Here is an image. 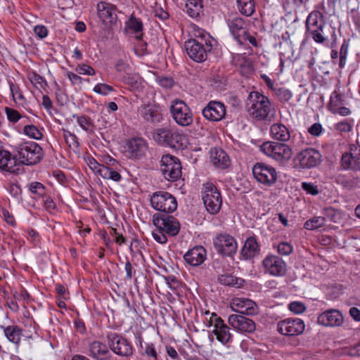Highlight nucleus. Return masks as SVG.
Masks as SVG:
<instances>
[{
    "mask_svg": "<svg viewBox=\"0 0 360 360\" xmlns=\"http://www.w3.org/2000/svg\"><path fill=\"white\" fill-rule=\"evenodd\" d=\"M23 131L25 134L36 140L41 139L43 136L40 130L33 124L25 126Z\"/></svg>",
    "mask_w": 360,
    "mask_h": 360,
    "instance_id": "43",
    "label": "nucleus"
},
{
    "mask_svg": "<svg viewBox=\"0 0 360 360\" xmlns=\"http://www.w3.org/2000/svg\"><path fill=\"white\" fill-rule=\"evenodd\" d=\"M73 117H77V123L80 127L86 131H88L89 128L94 125L91 120L86 115L78 116L74 115Z\"/></svg>",
    "mask_w": 360,
    "mask_h": 360,
    "instance_id": "47",
    "label": "nucleus"
},
{
    "mask_svg": "<svg viewBox=\"0 0 360 360\" xmlns=\"http://www.w3.org/2000/svg\"><path fill=\"white\" fill-rule=\"evenodd\" d=\"M119 168L117 167L113 168L103 167L101 169L100 176L103 179L118 182L122 179Z\"/></svg>",
    "mask_w": 360,
    "mask_h": 360,
    "instance_id": "38",
    "label": "nucleus"
},
{
    "mask_svg": "<svg viewBox=\"0 0 360 360\" xmlns=\"http://www.w3.org/2000/svg\"><path fill=\"white\" fill-rule=\"evenodd\" d=\"M261 150L280 162H287L292 155V149L288 145L274 141L264 142L261 146Z\"/></svg>",
    "mask_w": 360,
    "mask_h": 360,
    "instance_id": "6",
    "label": "nucleus"
},
{
    "mask_svg": "<svg viewBox=\"0 0 360 360\" xmlns=\"http://www.w3.org/2000/svg\"><path fill=\"white\" fill-rule=\"evenodd\" d=\"M15 158L18 159L20 172L21 165H33L38 163L43 157V150L40 146L34 141H25L15 148Z\"/></svg>",
    "mask_w": 360,
    "mask_h": 360,
    "instance_id": "3",
    "label": "nucleus"
},
{
    "mask_svg": "<svg viewBox=\"0 0 360 360\" xmlns=\"http://www.w3.org/2000/svg\"><path fill=\"white\" fill-rule=\"evenodd\" d=\"M139 115L148 122H160L162 116L158 108L152 104H143L138 109Z\"/></svg>",
    "mask_w": 360,
    "mask_h": 360,
    "instance_id": "26",
    "label": "nucleus"
},
{
    "mask_svg": "<svg viewBox=\"0 0 360 360\" xmlns=\"http://www.w3.org/2000/svg\"><path fill=\"white\" fill-rule=\"evenodd\" d=\"M0 169L1 170L13 173H20V164L15 156L12 157L11 153L4 148L0 141Z\"/></svg>",
    "mask_w": 360,
    "mask_h": 360,
    "instance_id": "22",
    "label": "nucleus"
},
{
    "mask_svg": "<svg viewBox=\"0 0 360 360\" xmlns=\"http://www.w3.org/2000/svg\"><path fill=\"white\" fill-rule=\"evenodd\" d=\"M342 104V101L341 96L337 94L336 91H334L330 96V103L328 105L329 110L330 112H333L338 108H340Z\"/></svg>",
    "mask_w": 360,
    "mask_h": 360,
    "instance_id": "46",
    "label": "nucleus"
},
{
    "mask_svg": "<svg viewBox=\"0 0 360 360\" xmlns=\"http://www.w3.org/2000/svg\"><path fill=\"white\" fill-rule=\"evenodd\" d=\"M151 206L156 210L166 213L175 211L177 208L176 198L166 191H158L150 198Z\"/></svg>",
    "mask_w": 360,
    "mask_h": 360,
    "instance_id": "8",
    "label": "nucleus"
},
{
    "mask_svg": "<svg viewBox=\"0 0 360 360\" xmlns=\"http://www.w3.org/2000/svg\"><path fill=\"white\" fill-rule=\"evenodd\" d=\"M170 112L175 122L181 127L191 126L193 122V115L187 104L182 100L175 99L169 107Z\"/></svg>",
    "mask_w": 360,
    "mask_h": 360,
    "instance_id": "5",
    "label": "nucleus"
},
{
    "mask_svg": "<svg viewBox=\"0 0 360 360\" xmlns=\"http://www.w3.org/2000/svg\"><path fill=\"white\" fill-rule=\"evenodd\" d=\"M154 140L160 145L167 146L180 150L186 146L187 139L185 135L169 128H159L153 132Z\"/></svg>",
    "mask_w": 360,
    "mask_h": 360,
    "instance_id": "4",
    "label": "nucleus"
},
{
    "mask_svg": "<svg viewBox=\"0 0 360 360\" xmlns=\"http://www.w3.org/2000/svg\"><path fill=\"white\" fill-rule=\"evenodd\" d=\"M237 4L240 12L246 16H250L255 12L253 0H237Z\"/></svg>",
    "mask_w": 360,
    "mask_h": 360,
    "instance_id": "40",
    "label": "nucleus"
},
{
    "mask_svg": "<svg viewBox=\"0 0 360 360\" xmlns=\"http://www.w3.org/2000/svg\"><path fill=\"white\" fill-rule=\"evenodd\" d=\"M34 32L41 39L45 38L48 34V30L44 25H37L34 28Z\"/></svg>",
    "mask_w": 360,
    "mask_h": 360,
    "instance_id": "60",
    "label": "nucleus"
},
{
    "mask_svg": "<svg viewBox=\"0 0 360 360\" xmlns=\"http://www.w3.org/2000/svg\"><path fill=\"white\" fill-rule=\"evenodd\" d=\"M210 321L214 326V329L212 332L216 335L217 340L219 342L226 345L232 341L230 328L221 317L218 316L215 313H212Z\"/></svg>",
    "mask_w": 360,
    "mask_h": 360,
    "instance_id": "16",
    "label": "nucleus"
},
{
    "mask_svg": "<svg viewBox=\"0 0 360 360\" xmlns=\"http://www.w3.org/2000/svg\"><path fill=\"white\" fill-rule=\"evenodd\" d=\"M335 129L340 132H349L352 130V125L348 122H341L336 124Z\"/></svg>",
    "mask_w": 360,
    "mask_h": 360,
    "instance_id": "61",
    "label": "nucleus"
},
{
    "mask_svg": "<svg viewBox=\"0 0 360 360\" xmlns=\"http://www.w3.org/2000/svg\"><path fill=\"white\" fill-rule=\"evenodd\" d=\"M125 28L129 33L135 35L136 39H141L143 38V24L142 20L137 18L134 14H131L125 22Z\"/></svg>",
    "mask_w": 360,
    "mask_h": 360,
    "instance_id": "31",
    "label": "nucleus"
},
{
    "mask_svg": "<svg viewBox=\"0 0 360 360\" xmlns=\"http://www.w3.org/2000/svg\"><path fill=\"white\" fill-rule=\"evenodd\" d=\"M11 91L15 101L24 100V96L15 87L13 84L10 85Z\"/></svg>",
    "mask_w": 360,
    "mask_h": 360,
    "instance_id": "63",
    "label": "nucleus"
},
{
    "mask_svg": "<svg viewBox=\"0 0 360 360\" xmlns=\"http://www.w3.org/2000/svg\"><path fill=\"white\" fill-rule=\"evenodd\" d=\"M246 314H231L228 322L236 330L242 333H252L256 329L255 323Z\"/></svg>",
    "mask_w": 360,
    "mask_h": 360,
    "instance_id": "18",
    "label": "nucleus"
},
{
    "mask_svg": "<svg viewBox=\"0 0 360 360\" xmlns=\"http://www.w3.org/2000/svg\"><path fill=\"white\" fill-rule=\"evenodd\" d=\"M4 335L11 342L18 345L21 340L22 330L18 326H1Z\"/></svg>",
    "mask_w": 360,
    "mask_h": 360,
    "instance_id": "34",
    "label": "nucleus"
},
{
    "mask_svg": "<svg viewBox=\"0 0 360 360\" xmlns=\"http://www.w3.org/2000/svg\"><path fill=\"white\" fill-rule=\"evenodd\" d=\"M76 71L82 75H94L96 74L95 70L90 65L86 64L79 65L76 68Z\"/></svg>",
    "mask_w": 360,
    "mask_h": 360,
    "instance_id": "52",
    "label": "nucleus"
},
{
    "mask_svg": "<svg viewBox=\"0 0 360 360\" xmlns=\"http://www.w3.org/2000/svg\"><path fill=\"white\" fill-rule=\"evenodd\" d=\"M202 200L207 211L212 214H217L221 207L222 198L220 192L212 183L204 184Z\"/></svg>",
    "mask_w": 360,
    "mask_h": 360,
    "instance_id": "7",
    "label": "nucleus"
},
{
    "mask_svg": "<svg viewBox=\"0 0 360 360\" xmlns=\"http://www.w3.org/2000/svg\"><path fill=\"white\" fill-rule=\"evenodd\" d=\"M326 219L323 217H314L304 223V228L308 230H315L323 226Z\"/></svg>",
    "mask_w": 360,
    "mask_h": 360,
    "instance_id": "41",
    "label": "nucleus"
},
{
    "mask_svg": "<svg viewBox=\"0 0 360 360\" xmlns=\"http://www.w3.org/2000/svg\"><path fill=\"white\" fill-rule=\"evenodd\" d=\"M160 169L168 181H176L181 176V165L179 160L169 154L162 157Z\"/></svg>",
    "mask_w": 360,
    "mask_h": 360,
    "instance_id": "11",
    "label": "nucleus"
},
{
    "mask_svg": "<svg viewBox=\"0 0 360 360\" xmlns=\"http://www.w3.org/2000/svg\"><path fill=\"white\" fill-rule=\"evenodd\" d=\"M218 281L219 283L224 285H229L235 288H240L244 283V280L234 276L231 274H224L219 276Z\"/></svg>",
    "mask_w": 360,
    "mask_h": 360,
    "instance_id": "36",
    "label": "nucleus"
},
{
    "mask_svg": "<svg viewBox=\"0 0 360 360\" xmlns=\"http://www.w3.org/2000/svg\"><path fill=\"white\" fill-rule=\"evenodd\" d=\"M293 250L292 245L287 242H282L278 245V252L283 255H289Z\"/></svg>",
    "mask_w": 360,
    "mask_h": 360,
    "instance_id": "51",
    "label": "nucleus"
},
{
    "mask_svg": "<svg viewBox=\"0 0 360 360\" xmlns=\"http://www.w3.org/2000/svg\"><path fill=\"white\" fill-rule=\"evenodd\" d=\"M324 25V18L320 11H313L309 14L306 21L307 31L316 32L317 29H321Z\"/></svg>",
    "mask_w": 360,
    "mask_h": 360,
    "instance_id": "32",
    "label": "nucleus"
},
{
    "mask_svg": "<svg viewBox=\"0 0 360 360\" xmlns=\"http://www.w3.org/2000/svg\"><path fill=\"white\" fill-rule=\"evenodd\" d=\"M104 163V167L113 168V167H121L120 163L110 155L104 156L103 159Z\"/></svg>",
    "mask_w": 360,
    "mask_h": 360,
    "instance_id": "55",
    "label": "nucleus"
},
{
    "mask_svg": "<svg viewBox=\"0 0 360 360\" xmlns=\"http://www.w3.org/2000/svg\"><path fill=\"white\" fill-rule=\"evenodd\" d=\"M341 165L346 170L360 171V146L351 145L349 151L342 155Z\"/></svg>",
    "mask_w": 360,
    "mask_h": 360,
    "instance_id": "20",
    "label": "nucleus"
},
{
    "mask_svg": "<svg viewBox=\"0 0 360 360\" xmlns=\"http://www.w3.org/2000/svg\"><path fill=\"white\" fill-rule=\"evenodd\" d=\"M206 258V250L202 246H196L190 250L185 255V260L193 266L202 264Z\"/></svg>",
    "mask_w": 360,
    "mask_h": 360,
    "instance_id": "28",
    "label": "nucleus"
},
{
    "mask_svg": "<svg viewBox=\"0 0 360 360\" xmlns=\"http://www.w3.org/2000/svg\"><path fill=\"white\" fill-rule=\"evenodd\" d=\"M29 191L31 193L34 195L32 198L37 199L44 197L45 194V186L40 182H32L28 186Z\"/></svg>",
    "mask_w": 360,
    "mask_h": 360,
    "instance_id": "42",
    "label": "nucleus"
},
{
    "mask_svg": "<svg viewBox=\"0 0 360 360\" xmlns=\"http://www.w3.org/2000/svg\"><path fill=\"white\" fill-rule=\"evenodd\" d=\"M271 134L274 139L281 141H287L290 137L288 129L281 123L274 124L271 127Z\"/></svg>",
    "mask_w": 360,
    "mask_h": 360,
    "instance_id": "33",
    "label": "nucleus"
},
{
    "mask_svg": "<svg viewBox=\"0 0 360 360\" xmlns=\"http://www.w3.org/2000/svg\"><path fill=\"white\" fill-rule=\"evenodd\" d=\"M138 41L137 44L134 47V52L139 56H143L150 53L148 51V44L141 39H136Z\"/></svg>",
    "mask_w": 360,
    "mask_h": 360,
    "instance_id": "49",
    "label": "nucleus"
},
{
    "mask_svg": "<svg viewBox=\"0 0 360 360\" xmlns=\"http://www.w3.org/2000/svg\"><path fill=\"white\" fill-rule=\"evenodd\" d=\"M263 266L266 270H283L285 266V263L279 257L270 255L265 257L263 260Z\"/></svg>",
    "mask_w": 360,
    "mask_h": 360,
    "instance_id": "35",
    "label": "nucleus"
},
{
    "mask_svg": "<svg viewBox=\"0 0 360 360\" xmlns=\"http://www.w3.org/2000/svg\"><path fill=\"white\" fill-rule=\"evenodd\" d=\"M5 111H6V113L7 115L8 120L10 122H16L21 117V115H20L18 111H17V110H15L14 109H12V108L6 107L5 108Z\"/></svg>",
    "mask_w": 360,
    "mask_h": 360,
    "instance_id": "54",
    "label": "nucleus"
},
{
    "mask_svg": "<svg viewBox=\"0 0 360 360\" xmlns=\"http://www.w3.org/2000/svg\"><path fill=\"white\" fill-rule=\"evenodd\" d=\"M330 28L324 25L321 29H317L316 32L307 31L312 39L317 43H323L328 39V32H330Z\"/></svg>",
    "mask_w": 360,
    "mask_h": 360,
    "instance_id": "39",
    "label": "nucleus"
},
{
    "mask_svg": "<svg viewBox=\"0 0 360 360\" xmlns=\"http://www.w3.org/2000/svg\"><path fill=\"white\" fill-rule=\"evenodd\" d=\"M259 245L255 236L248 237L241 250V255L245 259H251L259 255Z\"/></svg>",
    "mask_w": 360,
    "mask_h": 360,
    "instance_id": "29",
    "label": "nucleus"
},
{
    "mask_svg": "<svg viewBox=\"0 0 360 360\" xmlns=\"http://www.w3.org/2000/svg\"><path fill=\"white\" fill-rule=\"evenodd\" d=\"M93 90L94 92L103 96L115 91L113 86L103 83L97 84Z\"/></svg>",
    "mask_w": 360,
    "mask_h": 360,
    "instance_id": "48",
    "label": "nucleus"
},
{
    "mask_svg": "<svg viewBox=\"0 0 360 360\" xmlns=\"http://www.w3.org/2000/svg\"><path fill=\"white\" fill-rule=\"evenodd\" d=\"M165 233H165L163 231L158 229V230L153 231L152 234H153L154 239L157 242H158L161 244H164L167 241V236H165Z\"/></svg>",
    "mask_w": 360,
    "mask_h": 360,
    "instance_id": "57",
    "label": "nucleus"
},
{
    "mask_svg": "<svg viewBox=\"0 0 360 360\" xmlns=\"http://www.w3.org/2000/svg\"><path fill=\"white\" fill-rule=\"evenodd\" d=\"M160 84L165 88H171L174 85V80L169 77H162L160 79Z\"/></svg>",
    "mask_w": 360,
    "mask_h": 360,
    "instance_id": "64",
    "label": "nucleus"
},
{
    "mask_svg": "<svg viewBox=\"0 0 360 360\" xmlns=\"http://www.w3.org/2000/svg\"><path fill=\"white\" fill-rule=\"evenodd\" d=\"M288 309L294 314H299L305 311L306 307L301 302H292L289 304Z\"/></svg>",
    "mask_w": 360,
    "mask_h": 360,
    "instance_id": "50",
    "label": "nucleus"
},
{
    "mask_svg": "<svg viewBox=\"0 0 360 360\" xmlns=\"http://www.w3.org/2000/svg\"><path fill=\"white\" fill-rule=\"evenodd\" d=\"M153 224L171 236H176L180 230L179 221L173 216L167 214L156 213L153 217Z\"/></svg>",
    "mask_w": 360,
    "mask_h": 360,
    "instance_id": "12",
    "label": "nucleus"
},
{
    "mask_svg": "<svg viewBox=\"0 0 360 360\" xmlns=\"http://www.w3.org/2000/svg\"><path fill=\"white\" fill-rule=\"evenodd\" d=\"M108 344L112 352L121 356H130L134 353L131 343L122 335L110 332L107 335Z\"/></svg>",
    "mask_w": 360,
    "mask_h": 360,
    "instance_id": "9",
    "label": "nucleus"
},
{
    "mask_svg": "<svg viewBox=\"0 0 360 360\" xmlns=\"http://www.w3.org/2000/svg\"><path fill=\"white\" fill-rule=\"evenodd\" d=\"M184 48L191 59L201 63L207 59L208 53L212 49V39L205 34L190 39L185 42Z\"/></svg>",
    "mask_w": 360,
    "mask_h": 360,
    "instance_id": "2",
    "label": "nucleus"
},
{
    "mask_svg": "<svg viewBox=\"0 0 360 360\" xmlns=\"http://www.w3.org/2000/svg\"><path fill=\"white\" fill-rule=\"evenodd\" d=\"M322 155L317 150L308 148L301 150L295 158V162L300 168L310 169L318 166L321 162Z\"/></svg>",
    "mask_w": 360,
    "mask_h": 360,
    "instance_id": "14",
    "label": "nucleus"
},
{
    "mask_svg": "<svg viewBox=\"0 0 360 360\" xmlns=\"http://www.w3.org/2000/svg\"><path fill=\"white\" fill-rule=\"evenodd\" d=\"M317 322L324 326H340L343 323V316L338 310L328 309L319 315Z\"/></svg>",
    "mask_w": 360,
    "mask_h": 360,
    "instance_id": "25",
    "label": "nucleus"
},
{
    "mask_svg": "<svg viewBox=\"0 0 360 360\" xmlns=\"http://www.w3.org/2000/svg\"><path fill=\"white\" fill-rule=\"evenodd\" d=\"M212 163L219 169H226L230 165L229 155L221 148H212L210 150Z\"/></svg>",
    "mask_w": 360,
    "mask_h": 360,
    "instance_id": "30",
    "label": "nucleus"
},
{
    "mask_svg": "<svg viewBox=\"0 0 360 360\" xmlns=\"http://www.w3.org/2000/svg\"><path fill=\"white\" fill-rule=\"evenodd\" d=\"M302 188L306 191L307 193L312 195H316L319 193L317 186L312 183L303 182L302 184Z\"/></svg>",
    "mask_w": 360,
    "mask_h": 360,
    "instance_id": "53",
    "label": "nucleus"
},
{
    "mask_svg": "<svg viewBox=\"0 0 360 360\" xmlns=\"http://www.w3.org/2000/svg\"><path fill=\"white\" fill-rule=\"evenodd\" d=\"M305 329L304 321L299 318H288L277 323V331L285 336H295L303 333Z\"/></svg>",
    "mask_w": 360,
    "mask_h": 360,
    "instance_id": "13",
    "label": "nucleus"
},
{
    "mask_svg": "<svg viewBox=\"0 0 360 360\" xmlns=\"http://www.w3.org/2000/svg\"><path fill=\"white\" fill-rule=\"evenodd\" d=\"M89 355L96 360H116L115 354L107 346L99 342L94 341L89 345Z\"/></svg>",
    "mask_w": 360,
    "mask_h": 360,
    "instance_id": "24",
    "label": "nucleus"
},
{
    "mask_svg": "<svg viewBox=\"0 0 360 360\" xmlns=\"http://www.w3.org/2000/svg\"><path fill=\"white\" fill-rule=\"evenodd\" d=\"M88 165L95 173L99 175L101 174V169L104 167L103 165L99 164L94 158L88 159Z\"/></svg>",
    "mask_w": 360,
    "mask_h": 360,
    "instance_id": "56",
    "label": "nucleus"
},
{
    "mask_svg": "<svg viewBox=\"0 0 360 360\" xmlns=\"http://www.w3.org/2000/svg\"><path fill=\"white\" fill-rule=\"evenodd\" d=\"M323 131V128L321 124L314 123L309 129L308 132L314 136H319Z\"/></svg>",
    "mask_w": 360,
    "mask_h": 360,
    "instance_id": "58",
    "label": "nucleus"
},
{
    "mask_svg": "<svg viewBox=\"0 0 360 360\" xmlns=\"http://www.w3.org/2000/svg\"><path fill=\"white\" fill-rule=\"evenodd\" d=\"M63 137L69 148L73 150L77 149L79 148V145L76 135L68 131H65L63 133Z\"/></svg>",
    "mask_w": 360,
    "mask_h": 360,
    "instance_id": "44",
    "label": "nucleus"
},
{
    "mask_svg": "<svg viewBox=\"0 0 360 360\" xmlns=\"http://www.w3.org/2000/svg\"><path fill=\"white\" fill-rule=\"evenodd\" d=\"M128 151L132 157L140 158L143 156L148 149L146 141L142 138H134L127 143Z\"/></svg>",
    "mask_w": 360,
    "mask_h": 360,
    "instance_id": "27",
    "label": "nucleus"
},
{
    "mask_svg": "<svg viewBox=\"0 0 360 360\" xmlns=\"http://www.w3.org/2000/svg\"><path fill=\"white\" fill-rule=\"evenodd\" d=\"M227 25L234 39L238 44H244L246 32L248 30L245 20L238 15H232L227 19Z\"/></svg>",
    "mask_w": 360,
    "mask_h": 360,
    "instance_id": "17",
    "label": "nucleus"
},
{
    "mask_svg": "<svg viewBox=\"0 0 360 360\" xmlns=\"http://www.w3.org/2000/svg\"><path fill=\"white\" fill-rule=\"evenodd\" d=\"M214 245L221 255L231 256L236 252L237 243L229 234H219L214 239Z\"/></svg>",
    "mask_w": 360,
    "mask_h": 360,
    "instance_id": "19",
    "label": "nucleus"
},
{
    "mask_svg": "<svg viewBox=\"0 0 360 360\" xmlns=\"http://www.w3.org/2000/svg\"><path fill=\"white\" fill-rule=\"evenodd\" d=\"M275 93L277 98L283 103L288 102L292 97V92L285 88H278Z\"/></svg>",
    "mask_w": 360,
    "mask_h": 360,
    "instance_id": "45",
    "label": "nucleus"
},
{
    "mask_svg": "<svg viewBox=\"0 0 360 360\" xmlns=\"http://www.w3.org/2000/svg\"><path fill=\"white\" fill-rule=\"evenodd\" d=\"M99 20L107 27H111L117 22L116 6L105 1H100L96 5Z\"/></svg>",
    "mask_w": 360,
    "mask_h": 360,
    "instance_id": "15",
    "label": "nucleus"
},
{
    "mask_svg": "<svg viewBox=\"0 0 360 360\" xmlns=\"http://www.w3.org/2000/svg\"><path fill=\"white\" fill-rule=\"evenodd\" d=\"M143 354L148 356H151V357L154 358L155 359H158V354L155 350V348L154 345L151 343L147 344L146 345V348L144 349Z\"/></svg>",
    "mask_w": 360,
    "mask_h": 360,
    "instance_id": "59",
    "label": "nucleus"
},
{
    "mask_svg": "<svg viewBox=\"0 0 360 360\" xmlns=\"http://www.w3.org/2000/svg\"><path fill=\"white\" fill-rule=\"evenodd\" d=\"M29 79L34 84H41L44 82L43 77L36 72H32L29 75Z\"/></svg>",
    "mask_w": 360,
    "mask_h": 360,
    "instance_id": "62",
    "label": "nucleus"
},
{
    "mask_svg": "<svg viewBox=\"0 0 360 360\" xmlns=\"http://www.w3.org/2000/svg\"><path fill=\"white\" fill-rule=\"evenodd\" d=\"M202 115L208 120L220 121L225 117L226 108L222 103L212 101L203 108Z\"/></svg>",
    "mask_w": 360,
    "mask_h": 360,
    "instance_id": "23",
    "label": "nucleus"
},
{
    "mask_svg": "<svg viewBox=\"0 0 360 360\" xmlns=\"http://www.w3.org/2000/svg\"><path fill=\"white\" fill-rule=\"evenodd\" d=\"M245 108L249 115L257 121H271L275 115V108L269 98L258 91L249 93Z\"/></svg>",
    "mask_w": 360,
    "mask_h": 360,
    "instance_id": "1",
    "label": "nucleus"
},
{
    "mask_svg": "<svg viewBox=\"0 0 360 360\" xmlns=\"http://www.w3.org/2000/svg\"><path fill=\"white\" fill-rule=\"evenodd\" d=\"M252 174L258 182L266 186H273L278 179L276 169L263 162H257L254 165Z\"/></svg>",
    "mask_w": 360,
    "mask_h": 360,
    "instance_id": "10",
    "label": "nucleus"
},
{
    "mask_svg": "<svg viewBox=\"0 0 360 360\" xmlns=\"http://www.w3.org/2000/svg\"><path fill=\"white\" fill-rule=\"evenodd\" d=\"M230 306L237 314L255 315L257 313L255 302L249 299L235 297L231 300Z\"/></svg>",
    "mask_w": 360,
    "mask_h": 360,
    "instance_id": "21",
    "label": "nucleus"
},
{
    "mask_svg": "<svg viewBox=\"0 0 360 360\" xmlns=\"http://www.w3.org/2000/svg\"><path fill=\"white\" fill-rule=\"evenodd\" d=\"M187 13L192 18L198 17L202 9L201 0H188L186 4Z\"/></svg>",
    "mask_w": 360,
    "mask_h": 360,
    "instance_id": "37",
    "label": "nucleus"
}]
</instances>
